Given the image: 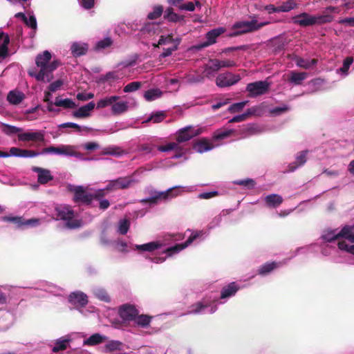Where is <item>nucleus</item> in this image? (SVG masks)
Masks as SVG:
<instances>
[{
	"mask_svg": "<svg viewBox=\"0 0 354 354\" xmlns=\"http://www.w3.org/2000/svg\"><path fill=\"white\" fill-rule=\"evenodd\" d=\"M217 59H210L203 68V76L208 79L214 77L216 73L219 71L218 65H217Z\"/></svg>",
	"mask_w": 354,
	"mask_h": 354,
	"instance_id": "30",
	"label": "nucleus"
},
{
	"mask_svg": "<svg viewBox=\"0 0 354 354\" xmlns=\"http://www.w3.org/2000/svg\"><path fill=\"white\" fill-rule=\"evenodd\" d=\"M9 44V35L0 31V62L8 55Z\"/></svg>",
	"mask_w": 354,
	"mask_h": 354,
	"instance_id": "32",
	"label": "nucleus"
},
{
	"mask_svg": "<svg viewBox=\"0 0 354 354\" xmlns=\"http://www.w3.org/2000/svg\"><path fill=\"white\" fill-rule=\"evenodd\" d=\"M185 82L189 84H196L203 83L205 80V76L198 73H189L184 77Z\"/></svg>",
	"mask_w": 354,
	"mask_h": 354,
	"instance_id": "41",
	"label": "nucleus"
},
{
	"mask_svg": "<svg viewBox=\"0 0 354 354\" xmlns=\"http://www.w3.org/2000/svg\"><path fill=\"white\" fill-rule=\"evenodd\" d=\"M270 83L267 81H257L247 84L245 90L250 97H256L268 92Z\"/></svg>",
	"mask_w": 354,
	"mask_h": 354,
	"instance_id": "13",
	"label": "nucleus"
},
{
	"mask_svg": "<svg viewBox=\"0 0 354 354\" xmlns=\"http://www.w3.org/2000/svg\"><path fill=\"white\" fill-rule=\"evenodd\" d=\"M321 243L333 244L338 246V243L346 241V243H354V224L346 225L341 230H328L324 231L321 237Z\"/></svg>",
	"mask_w": 354,
	"mask_h": 354,
	"instance_id": "3",
	"label": "nucleus"
},
{
	"mask_svg": "<svg viewBox=\"0 0 354 354\" xmlns=\"http://www.w3.org/2000/svg\"><path fill=\"white\" fill-rule=\"evenodd\" d=\"M225 32V28L218 27L208 31L205 35L206 41L201 44L198 48L209 46L216 42V39Z\"/></svg>",
	"mask_w": 354,
	"mask_h": 354,
	"instance_id": "22",
	"label": "nucleus"
},
{
	"mask_svg": "<svg viewBox=\"0 0 354 354\" xmlns=\"http://www.w3.org/2000/svg\"><path fill=\"white\" fill-rule=\"evenodd\" d=\"M158 150L161 152H168L170 151H175L176 154L172 156L173 158H179L182 157L186 149L183 145H179V143L176 142H169L165 145L158 147Z\"/></svg>",
	"mask_w": 354,
	"mask_h": 354,
	"instance_id": "24",
	"label": "nucleus"
},
{
	"mask_svg": "<svg viewBox=\"0 0 354 354\" xmlns=\"http://www.w3.org/2000/svg\"><path fill=\"white\" fill-rule=\"evenodd\" d=\"M35 152L37 153L36 151ZM37 153H39L37 156L40 154L50 153L54 155L65 156L68 157H76L84 160H88L87 158H82L81 153L76 152L74 150L73 147L71 145H61L59 147L51 146L49 147L44 148L42 152Z\"/></svg>",
	"mask_w": 354,
	"mask_h": 354,
	"instance_id": "9",
	"label": "nucleus"
},
{
	"mask_svg": "<svg viewBox=\"0 0 354 354\" xmlns=\"http://www.w3.org/2000/svg\"><path fill=\"white\" fill-rule=\"evenodd\" d=\"M163 12V7L162 6H155L153 8L152 12H149L147 18L149 19H156L160 17Z\"/></svg>",
	"mask_w": 354,
	"mask_h": 354,
	"instance_id": "62",
	"label": "nucleus"
},
{
	"mask_svg": "<svg viewBox=\"0 0 354 354\" xmlns=\"http://www.w3.org/2000/svg\"><path fill=\"white\" fill-rule=\"evenodd\" d=\"M70 50L74 57H80L87 53L88 45L84 42L75 41L71 44Z\"/></svg>",
	"mask_w": 354,
	"mask_h": 354,
	"instance_id": "31",
	"label": "nucleus"
},
{
	"mask_svg": "<svg viewBox=\"0 0 354 354\" xmlns=\"http://www.w3.org/2000/svg\"><path fill=\"white\" fill-rule=\"evenodd\" d=\"M308 153V151L307 150L297 153L295 156V161L288 165L287 171L288 172H293L300 167L303 166L307 161Z\"/></svg>",
	"mask_w": 354,
	"mask_h": 354,
	"instance_id": "27",
	"label": "nucleus"
},
{
	"mask_svg": "<svg viewBox=\"0 0 354 354\" xmlns=\"http://www.w3.org/2000/svg\"><path fill=\"white\" fill-rule=\"evenodd\" d=\"M45 132L44 131H32L28 130L26 131H21L18 134V140L21 142H41L44 140Z\"/></svg>",
	"mask_w": 354,
	"mask_h": 354,
	"instance_id": "15",
	"label": "nucleus"
},
{
	"mask_svg": "<svg viewBox=\"0 0 354 354\" xmlns=\"http://www.w3.org/2000/svg\"><path fill=\"white\" fill-rule=\"evenodd\" d=\"M241 79L239 74H233L230 72H226L219 74L216 79L217 86L223 88L227 87L238 83Z\"/></svg>",
	"mask_w": 354,
	"mask_h": 354,
	"instance_id": "14",
	"label": "nucleus"
},
{
	"mask_svg": "<svg viewBox=\"0 0 354 354\" xmlns=\"http://www.w3.org/2000/svg\"><path fill=\"white\" fill-rule=\"evenodd\" d=\"M2 221L13 223L17 227L21 229L37 227L41 223V219L40 218L24 219L18 216H3L2 217Z\"/></svg>",
	"mask_w": 354,
	"mask_h": 354,
	"instance_id": "12",
	"label": "nucleus"
},
{
	"mask_svg": "<svg viewBox=\"0 0 354 354\" xmlns=\"http://www.w3.org/2000/svg\"><path fill=\"white\" fill-rule=\"evenodd\" d=\"M225 303L218 302V300L214 299L213 301H209L207 299H203L194 304H192L189 307V310L184 315H203V314H212L217 310L218 304Z\"/></svg>",
	"mask_w": 354,
	"mask_h": 354,
	"instance_id": "6",
	"label": "nucleus"
},
{
	"mask_svg": "<svg viewBox=\"0 0 354 354\" xmlns=\"http://www.w3.org/2000/svg\"><path fill=\"white\" fill-rule=\"evenodd\" d=\"M71 340V335H67L57 339L53 345L49 344V346L52 348V352L58 353L67 349Z\"/></svg>",
	"mask_w": 354,
	"mask_h": 354,
	"instance_id": "25",
	"label": "nucleus"
},
{
	"mask_svg": "<svg viewBox=\"0 0 354 354\" xmlns=\"http://www.w3.org/2000/svg\"><path fill=\"white\" fill-rule=\"evenodd\" d=\"M240 287L235 282H232L224 286L221 292V299H227L235 295Z\"/></svg>",
	"mask_w": 354,
	"mask_h": 354,
	"instance_id": "34",
	"label": "nucleus"
},
{
	"mask_svg": "<svg viewBox=\"0 0 354 354\" xmlns=\"http://www.w3.org/2000/svg\"><path fill=\"white\" fill-rule=\"evenodd\" d=\"M139 313L135 306L131 304H124L119 308V315L124 322H132Z\"/></svg>",
	"mask_w": 354,
	"mask_h": 354,
	"instance_id": "19",
	"label": "nucleus"
},
{
	"mask_svg": "<svg viewBox=\"0 0 354 354\" xmlns=\"http://www.w3.org/2000/svg\"><path fill=\"white\" fill-rule=\"evenodd\" d=\"M54 104L56 106L63 107L65 109H74L77 106L75 102H73L71 99H61L58 97L55 98Z\"/></svg>",
	"mask_w": 354,
	"mask_h": 354,
	"instance_id": "45",
	"label": "nucleus"
},
{
	"mask_svg": "<svg viewBox=\"0 0 354 354\" xmlns=\"http://www.w3.org/2000/svg\"><path fill=\"white\" fill-rule=\"evenodd\" d=\"M68 189L74 193V201L75 202L81 201L86 204L91 203V194L87 193L82 186L69 185Z\"/></svg>",
	"mask_w": 354,
	"mask_h": 354,
	"instance_id": "17",
	"label": "nucleus"
},
{
	"mask_svg": "<svg viewBox=\"0 0 354 354\" xmlns=\"http://www.w3.org/2000/svg\"><path fill=\"white\" fill-rule=\"evenodd\" d=\"M95 104L90 102L87 104L80 106L78 109L73 112V115L75 118H86L90 115V112L94 109Z\"/></svg>",
	"mask_w": 354,
	"mask_h": 354,
	"instance_id": "35",
	"label": "nucleus"
},
{
	"mask_svg": "<svg viewBox=\"0 0 354 354\" xmlns=\"http://www.w3.org/2000/svg\"><path fill=\"white\" fill-rule=\"evenodd\" d=\"M162 93L160 89L152 88L147 91L144 94V97L147 101L151 102L159 98Z\"/></svg>",
	"mask_w": 354,
	"mask_h": 354,
	"instance_id": "53",
	"label": "nucleus"
},
{
	"mask_svg": "<svg viewBox=\"0 0 354 354\" xmlns=\"http://www.w3.org/2000/svg\"><path fill=\"white\" fill-rule=\"evenodd\" d=\"M322 253L324 256H329L336 250V245L321 243Z\"/></svg>",
	"mask_w": 354,
	"mask_h": 354,
	"instance_id": "63",
	"label": "nucleus"
},
{
	"mask_svg": "<svg viewBox=\"0 0 354 354\" xmlns=\"http://www.w3.org/2000/svg\"><path fill=\"white\" fill-rule=\"evenodd\" d=\"M269 24V21H263L259 23L255 17H253L251 21H240L234 23L232 29L236 30L232 35L236 36L239 35L252 32L260 29Z\"/></svg>",
	"mask_w": 354,
	"mask_h": 354,
	"instance_id": "7",
	"label": "nucleus"
},
{
	"mask_svg": "<svg viewBox=\"0 0 354 354\" xmlns=\"http://www.w3.org/2000/svg\"><path fill=\"white\" fill-rule=\"evenodd\" d=\"M1 131L8 136H12L16 133H20L22 129L6 123H1Z\"/></svg>",
	"mask_w": 354,
	"mask_h": 354,
	"instance_id": "49",
	"label": "nucleus"
},
{
	"mask_svg": "<svg viewBox=\"0 0 354 354\" xmlns=\"http://www.w3.org/2000/svg\"><path fill=\"white\" fill-rule=\"evenodd\" d=\"M93 293L94 296L97 299H100V301H102L104 302H110V301H111V299H110L108 293L102 288H100V287L94 288L93 289Z\"/></svg>",
	"mask_w": 354,
	"mask_h": 354,
	"instance_id": "48",
	"label": "nucleus"
},
{
	"mask_svg": "<svg viewBox=\"0 0 354 354\" xmlns=\"http://www.w3.org/2000/svg\"><path fill=\"white\" fill-rule=\"evenodd\" d=\"M112 44L113 41L111 37H107L103 39L97 41L95 45L94 48L95 50H101L111 46Z\"/></svg>",
	"mask_w": 354,
	"mask_h": 354,
	"instance_id": "58",
	"label": "nucleus"
},
{
	"mask_svg": "<svg viewBox=\"0 0 354 354\" xmlns=\"http://www.w3.org/2000/svg\"><path fill=\"white\" fill-rule=\"evenodd\" d=\"M152 319H153L152 316H149V315H144V314H142V315L138 314V315H136V317H135V319L133 322L136 326L142 328H146L150 325V324L152 321Z\"/></svg>",
	"mask_w": 354,
	"mask_h": 354,
	"instance_id": "38",
	"label": "nucleus"
},
{
	"mask_svg": "<svg viewBox=\"0 0 354 354\" xmlns=\"http://www.w3.org/2000/svg\"><path fill=\"white\" fill-rule=\"evenodd\" d=\"M277 266V263L270 262L262 265L258 270V273L260 275L265 276L270 273Z\"/></svg>",
	"mask_w": 354,
	"mask_h": 354,
	"instance_id": "54",
	"label": "nucleus"
},
{
	"mask_svg": "<svg viewBox=\"0 0 354 354\" xmlns=\"http://www.w3.org/2000/svg\"><path fill=\"white\" fill-rule=\"evenodd\" d=\"M165 19L171 22L184 21V17L175 13L171 8H168L165 11Z\"/></svg>",
	"mask_w": 354,
	"mask_h": 354,
	"instance_id": "46",
	"label": "nucleus"
},
{
	"mask_svg": "<svg viewBox=\"0 0 354 354\" xmlns=\"http://www.w3.org/2000/svg\"><path fill=\"white\" fill-rule=\"evenodd\" d=\"M338 248L342 251H346L350 254H354V243H346V241L338 243Z\"/></svg>",
	"mask_w": 354,
	"mask_h": 354,
	"instance_id": "64",
	"label": "nucleus"
},
{
	"mask_svg": "<svg viewBox=\"0 0 354 354\" xmlns=\"http://www.w3.org/2000/svg\"><path fill=\"white\" fill-rule=\"evenodd\" d=\"M32 170L38 174V182L40 184H46L53 179L50 171L48 169L34 167Z\"/></svg>",
	"mask_w": 354,
	"mask_h": 354,
	"instance_id": "36",
	"label": "nucleus"
},
{
	"mask_svg": "<svg viewBox=\"0 0 354 354\" xmlns=\"http://www.w3.org/2000/svg\"><path fill=\"white\" fill-rule=\"evenodd\" d=\"M292 60L297 67L306 70L313 68L317 64V60L315 59L304 58L297 55H295Z\"/></svg>",
	"mask_w": 354,
	"mask_h": 354,
	"instance_id": "29",
	"label": "nucleus"
},
{
	"mask_svg": "<svg viewBox=\"0 0 354 354\" xmlns=\"http://www.w3.org/2000/svg\"><path fill=\"white\" fill-rule=\"evenodd\" d=\"M353 62V58L352 57H346L343 62L342 67L339 68L337 70V73L338 74L342 75L344 77H346L348 74V69L351 66V65Z\"/></svg>",
	"mask_w": 354,
	"mask_h": 354,
	"instance_id": "55",
	"label": "nucleus"
},
{
	"mask_svg": "<svg viewBox=\"0 0 354 354\" xmlns=\"http://www.w3.org/2000/svg\"><path fill=\"white\" fill-rule=\"evenodd\" d=\"M39 288L55 296H61L64 294L63 288L48 281L41 282Z\"/></svg>",
	"mask_w": 354,
	"mask_h": 354,
	"instance_id": "28",
	"label": "nucleus"
},
{
	"mask_svg": "<svg viewBox=\"0 0 354 354\" xmlns=\"http://www.w3.org/2000/svg\"><path fill=\"white\" fill-rule=\"evenodd\" d=\"M232 184L241 186L243 189L250 190L255 187L256 182L254 179L247 178L243 179L235 180Z\"/></svg>",
	"mask_w": 354,
	"mask_h": 354,
	"instance_id": "42",
	"label": "nucleus"
},
{
	"mask_svg": "<svg viewBox=\"0 0 354 354\" xmlns=\"http://www.w3.org/2000/svg\"><path fill=\"white\" fill-rule=\"evenodd\" d=\"M197 135L196 131L190 126L180 129L176 133V141L179 145H182L183 142L191 140Z\"/></svg>",
	"mask_w": 354,
	"mask_h": 354,
	"instance_id": "26",
	"label": "nucleus"
},
{
	"mask_svg": "<svg viewBox=\"0 0 354 354\" xmlns=\"http://www.w3.org/2000/svg\"><path fill=\"white\" fill-rule=\"evenodd\" d=\"M209 232L208 230H194L192 231L189 236L188 239L181 243L176 244L175 245L163 248L162 247V254L160 256L146 257L151 261L156 263H161L165 261L167 257H171L174 255L178 254L180 251L187 248L192 243L198 244L204 241L208 236Z\"/></svg>",
	"mask_w": 354,
	"mask_h": 354,
	"instance_id": "1",
	"label": "nucleus"
},
{
	"mask_svg": "<svg viewBox=\"0 0 354 354\" xmlns=\"http://www.w3.org/2000/svg\"><path fill=\"white\" fill-rule=\"evenodd\" d=\"M129 227H130L129 221L126 218L121 219L118 222V232L120 234L124 235L128 232Z\"/></svg>",
	"mask_w": 354,
	"mask_h": 354,
	"instance_id": "59",
	"label": "nucleus"
},
{
	"mask_svg": "<svg viewBox=\"0 0 354 354\" xmlns=\"http://www.w3.org/2000/svg\"><path fill=\"white\" fill-rule=\"evenodd\" d=\"M112 246H114L119 252L124 253L133 250L138 251L140 254L149 252L150 255H153V253L156 250H160L162 252V243L159 241H152L141 245L129 244L120 239H117L113 241V245Z\"/></svg>",
	"mask_w": 354,
	"mask_h": 354,
	"instance_id": "4",
	"label": "nucleus"
},
{
	"mask_svg": "<svg viewBox=\"0 0 354 354\" xmlns=\"http://www.w3.org/2000/svg\"><path fill=\"white\" fill-rule=\"evenodd\" d=\"M50 59L51 53L48 50H44L42 53L38 54L35 59V64L40 68L39 71L36 73L30 71L28 75L38 81L50 82L53 78V72L60 64L57 60L49 62Z\"/></svg>",
	"mask_w": 354,
	"mask_h": 354,
	"instance_id": "2",
	"label": "nucleus"
},
{
	"mask_svg": "<svg viewBox=\"0 0 354 354\" xmlns=\"http://www.w3.org/2000/svg\"><path fill=\"white\" fill-rule=\"evenodd\" d=\"M122 342L118 340H109L106 342L104 349L106 352L108 353L115 351H120L122 350Z\"/></svg>",
	"mask_w": 354,
	"mask_h": 354,
	"instance_id": "47",
	"label": "nucleus"
},
{
	"mask_svg": "<svg viewBox=\"0 0 354 354\" xmlns=\"http://www.w3.org/2000/svg\"><path fill=\"white\" fill-rule=\"evenodd\" d=\"M25 94L17 89L10 91L7 95V100L13 105L20 104L25 99Z\"/></svg>",
	"mask_w": 354,
	"mask_h": 354,
	"instance_id": "37",
	"label": "nucleus"
},
{
	"mask_svg": "<svg viewBox=\"0 0 354 354\" xmlns=\"http://www.w3.org/2000/svg\"><path fill=\"white\" fill-rule=\"evenodd\" d=\"M102 153L103 155L120 156L123 153V151L118 147L111 145L104 148Z\"/></svg>",
	"mask_w": 354,
	"mask_h": 354,
	"instance_id": "57",
	"label": "nucleus"
},
{
	"mask_svg": "<svg viewBox=\"0 0 354 354\" xmlns=\"http://www.w3.org/2000/svg\"><path fill=\"white\" fill-rule=\"evenodd\" d=\"M308 77L306 72L290 71L287 75V82L292 86L301 85L304 80Z\"/></svg>",
	"mask_w": 354,
	"mask_h": 354,
	"instance_id": "23",
	"label": "nucleus"
},
{
	"mask_svg": "<svg viewBox=\"0 0 354 354\" xmlns=\"http://www.w3.org/2000/svg\"><path fill=\"white\" fill-rule=\"evenodd\" d=\"M142 34L149 38H154L162 33V24L159 23H147L140 30Z\"/></svg>",
	"mask_w": 354,
	"mask_h": 354,
	"instance_id": "20",
	"label": "nucleus"
},
{
	"mask_svg": "<svg viewBox=\"0 0 354 354\" xmlns=\"http://www.w3.org/2000/svg\"><path fill=\"white\" fill-rule=\"evenodd\" d=\"M265 205L268 208H277L283 201L281 196L277 194H271L266 196L263 198Z\"/></svg>",
	"mask_w": 354,
	"mask_h": 354,
	"instance_id": "33",
	"label": "nucleus"
},
{
	"mask_svg": "<svg viewBox=\"0 0 354 354\" xmlns=\"http://www.w3.org/2000/svg\"><path fill=\"white\" fill-rule=\"evenodd\" d=\"M120 98V97L118 95L106 96L97 101L96 104V108L97 109H102L109 106H112L113 102L119 100Z\"/></svg>",
	"mask_w": 354,
	"mask_h": 354,
	"instance_id": "39",
	"label": "nucleus"
},
{
	"mask_svg": "<svg viewBox=\"0 0 354 354\" xmlns=\"http://www.w3.org/2000/svg\"><path fill=\"white\" fill-rule=\"evenodd\" d=\"M230 213V211L228 209L223 210L221 213L218 215H216L214 216L212 220L209 222V223L207 225V230H210L212 229H214L218 226L220 225L221 221H222V216H225Z\"/></svg>",
	"mask_w": 354,
	"mask_h": 354,
	"instance_id": "50",
	"label": "nucleus"
},
{
	"mask_svg": "<svg viewBox=\"0 0 354 354\" xmlns=\"http://www.w3.org/2000/svg\"><path fill=\"white\" fill-rule=\"evenodd\" d=\"M68 301L74 306V308L78 310L81 314L86 316L91 311L84 310V308L88 302V296L81 291L72 292L68 297Z\"/></svg>",
	"mask_w": 354,
	"mask_h": 354,
	"instance_id": "8",
	"label": "nucleus"
},
{
	"mask_svg": "<svg viewBox=\"0 0 354 354\" xmlns=\"http://www.w3.org/2000/svg\"><path fill=\"white\" fill-rule=\"evenodd\" d=\"M128 102L127 101H116L111 106V112L113 115H120L128 110Z\"/></svg>",
	"mask_w": 354,
	"mask_h": 354,
	"instance_id": "43",
	"label": "nucleus"
},
{
	"mask_svg": "<svg viewBox=\"0 0 354 354\" xmlns=\"http://www.w3.org/2000/svg\"><path fill=\"white\" fill-rule=\"evenodd\" d=\"M165 118V114L163 111H158L154 113H152L149 118H148L145 122H148L149 121H153L154 123H158L162 122Z\"/></svg>",
	"mask_w": 354,
	"mask_h": 354,
	"instance_id": "60",
	"label": "nucleus"
},
{
	"mask_svg": "<svg viewBox=\"0 0 354 354\" xmlns=\"http://www.w3.org/2000/svg\"><path fill=\"white\" fill-rule=\"evenodd\" d=\"M334 16L330 13L324 12L322 15H315L316 25L330 23L333 21Z\"/></svg>",
	"mask_w": 354,
	"mask_h": 354,
	"instance_id": "52",
	"label": "nucleus"
},
{
	"mask_svg": "<svg viewBox=\"0 0 354 354\" xmlns=\"http://www.w3.org/2000/svg\"><path fill=\"white\" fill-rule=\"evenodd\" d=\"M214 148V146L206 140H201L194 145V149L198 153H203L209 151Z\"/></svg>",
	"mask_w": 354,
	"mask_h": 354,
	"instance_id": "44",
	"label": "nucleus"
},
{
	"mask_svg": "<svg viewBox=\"0 0 354 354\" xmlns=\"http://www.w3.org/2000/svg\"><path fill=\"white\" fill-rule=\"evenodd\" d=\"M172 40H173V37H172L171 35H167L165 36L161 34L160 35V38L158 41V43L157 44L153 43V46L154 48H158V47H159V46L169 44L172 42Z\"/></svg>",
	"mask_w": 354,
	"mask_h": 354,
	"instance_id": "61",
	"label": "nucleus"
},
{
	"mask_svg": "<svg viewBox=\"0 0 354 354\" xmlns=\"http://www.w3.org/2000/svg\"><path fill=\"white\" fill-rule=\"evenodd\" d=\"M298 4L295 0H287L279 6L280 12H288L297 8Z\"/></svg>",
	"mask_w": 354,
	"mask_h": 354,
	"instance_id": "51",
	"label": "nucleus"
},
{
	"mask_svg": "<svg viewBox=\"0 0 354 354\" xmlns=\"http://www.w3.org/2000/svg\"><path fill=\"white\" fill-rule=\"evenodd\" d=\"M39 153H35V151L22 149L18 147H11L9 153L0 151V158H8L10 156L20 157V158H33L37 156Z\"/></svg>",
	"mask_w": 354,
	"mask_h": 354,
	"instance_id": "16",
	"label": "nucleus"
},
{
	"mask_svg": "<svg viewBox=\"0 0 354 354\" xmlns=\"http://www.w3.org/2000/svg\"><path fill=\"white\" fill-rule=\"evenodd\" d=\"M292 21L301 27H307L316 25L315 15L308 12H301L292 17Z\"/></svg>",
	"mask_w": 354,
	"mask_h": 354,
	"instance_id": "18",
	"label": "nucleus"
},
{
	"mask_svg": "<svg viewBox=\"0 0 354 354\" xmlns=\"http://www.w3.org/2000/svg\"><path fill=\"white\" fill-rule=\"evenodd\" d=\"M107 337L100 333H95L84 339L83 344L88 346H95L105 342L107 339Z\"/></svg>",
	"mask_w": 354,
	"mask_h": 354,
	"instance_id": "40",
	"label": "nucleus"
},
{
	"mask_svg": "<svg viewBox=\"0 0 354 354\" xmlns=\"http://www.w3.org/2000/svg\"><path fill=\"white\" fill-rule=\"evenodd\" d=\"M55 219L62 221L67 229H76L82 226V221L71 207L66 205H59L55 207Z\"/></svg>",
	"mask_w": 354,
	"mask_h": 354,
	"instance_id": "5",
	"label": "nucleus"
},
{
	"mask_svg": "<svg viewBox=\"0 0 354 354\" xmlns=\"http://www.w3.org/2000/svg\"><path fill=\"white\" fill-rule=\"evenodd\" d=\"M136 183L133 176L120 177L114 180H109L106 185L107 192H113L118 189H124L131 187Z\"/></svg>",
	"mask_w": 354,
	"mask_h": 354,
	"instance_id": "11",
	"label": "nucleus"
},
{
	"mask_svg": "<svg viewBox=\"0 0 354 354\" xmlns=\"http://www.w3.org/2000/svg\"><path fill=\"white\" fill-rule=\"evenodd\" d=\"M15 314L13 311L0 309V331L7 330L13 324Z\"/></svg>",
	"mask_w": 354,
	"mask_h": 354,
	"instance_id": "21",
	"label": "nucleus"
},
{
	"mask_svg": "<svg viewBox=\"0 0 354 354\" xmlns=\"http://www.w3.org/2000/svg\"><path fill=\"white\" fill-rule=\"evenodd\" d=\"M28 18L26 17V20L24 19V22L26 24V26H28L33 30V31L30 33V37H34L36 30L37 28V19L33 13L28 14Z\"/></svg>",
	"mask_w": 354,
	"mask_h": 354,
	"instance_id": "56",
	"label": "nucleus"
},
{
	"mask_svg": "<svg viewBox=\"0 0 354 354\" xmlns=\"http://www.w3.org/2000/svg\"><path fill=\"white\" fill-rule=\"evenodd\" d=\"M176 188H182V187L175 186L174 187L169 188L165 192L151 191L150 192L151 196L149 198L142 199L141 202L143 203L149 202L151 204H155L158 199H167L169 198V196H171V197L176 196L180 194L178 192H176L174 193L171 192L174 189ZM183 189L185 192H190L192 190L191 187H183Z\"/></svg>",
	"mask_w": 354,
	"mask_h": 354,
	"instance_id": "10",
	"label": "nucleus"
}]
</instances>
